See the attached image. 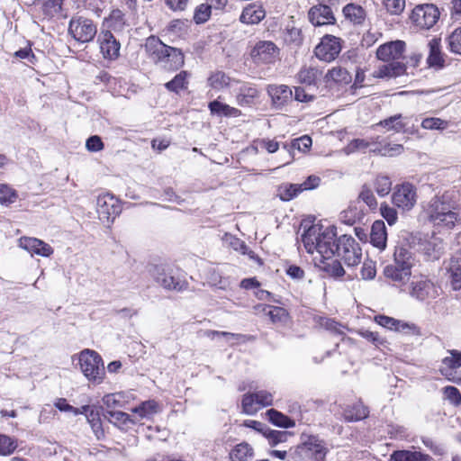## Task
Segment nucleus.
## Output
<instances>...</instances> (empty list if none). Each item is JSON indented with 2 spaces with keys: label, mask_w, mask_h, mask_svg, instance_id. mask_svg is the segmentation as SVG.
<instances>
[{
  "label": "nucleus",
  "mask_w": 461,
  "mask_h": 461,
  "mask_svg": "<svg viewBox=\"0 0 461 461\" xmlns=\"http://www.w3.org/2000/svg\"><path fill=\"white\" fill-rule=\"evenodd\" d=\"M337 236L334 226L324 227L312 224L302 235V242L307 253L318 252L321 256L318 267L330 276L341 277L345 270L340 261L334 258V238Z\"/></svg>",
  "instance_id": "f257e3e1"
},
{
  "label": "nucleus",
  "mask_w": 461,
  "mask_h": 461,
  "mask_svg": "<svg viewBox=\"0 0 461 461\" xmlns=\"http://www.w3.org/2000/svg\"><path fill=\"white\" fill-rule=\"evenodd\" d=\"M426 220L438 230H452L460 221L456 203L447 195L436 194L422 205Z\"/></svg>",
  "instance_id": "f03ea898"
},
{
  "label": "nucleus",
  "mask_w": 461,
  "mask_h": 461,
  "mask_svg": "<svg viewBox=\"0 0 461 461\" xmlns=\"http://www.w3.org/2000/svg\"><path fill=\"white\" fill-rule=\"evenodd\" d=\"M147 55L155 62L159 63L165 61L167 69L176 71L185 65V56L180 49L168 46L154 35L146 39L144 44Z\"/></svg>",
  "instance_id": "7ed1b4c3"
},
{
  "label": "nucleus",
  "mask_w": 461,
  "mask_h": 461,
  "mask_svg": "<svg viewBox=\"0 0 461 461\" xmlns=\"http://www.w3.org/2000/svg\"><path fill=\"white\" fill-rule=\"evenodd\" d=\"M328 449L318 436L308 435L297 446L290 448L289 461H325Z\"/></svg>",
  "instance_id": "20e7f679"
},
{
  "label": "nucleus",
  "mask_w": 461,
  "mask_h": 461,
  "mask_svg": "<svg viewBox=\"0 0 461 461\" xmlns=\"http://www.w3.org/2000/svg\"><path fill=\"white\" fill-rule=\"evenodd\" d=\"M78 362L81 372L89 382L95 384L103 382L105 369L104 361L97 352L91 349L82 350L78 356Z\"/></svg>",
  "instance_id": "39448f33"
},
{
  "label": "nucleus",
  "mask_w": 461,
  "mask_h": 461,
  "mask_svg": "<svg viewBox=\"0 0 461 461\" xmlns=\"http://www.w3.org/2000/svg\"><path fill=\"white\" fill-rule=\"evenodd\" d=\"M334 254H337L348 267H354L361 262L362 249L359 244L350 235H341L334 238Z\"/></svg>",
  "instance_id": "423d86ee"
},
{
  "label": "nucleus",
  "mask_w": 461,
  "mask_h": 461,
  "mask_svg": "<svg viewBox=\"0 0 461 461\" xmlns=\"http://www.w3.org/2000/svg\"><path fill=\"white\" fill-rule=\"evenodd\" d=\"M274 395L267 390L249 392L241 397V412L247 415H255L261 409L273 405Z\"/></svg>",
  "instance_id": "0eeeda50"
},
{
  "label": "nucleus",
  "mask_w": 461,
  "mask_h": 461,
  "mask_svg": "<svg viewBox=\"0 0 461 461\" xmlns=\"http://www.w3.org/2000/svg\"><path fill=\"white\" fill-rule=\"evenodd\" d=\"M391 200L392 203L399 210L409 212L417 203V187L410 182L398 184L393 190Z\"/></svg>",
  "instance_id": "6e6552de"
},
{
  "label": "nucleus",
  "mask_w": 461,
  "mask_h": 461,
  "mask_svg": "<svg viewBox=\"0 0 461 461\" xmlns=\"http://www.w3.org/2000/svg\"><path fill=\"white\" fill-rule=\"evenodd\" d=\"M234 84L237 86L234 98L239 106L253 107L259 103L261 89L257 84L240 79L235 80Z\"/></svg>",
  "instance_id": "1a4fd4ad"
},
{
  "label": "nucleus",
  "mask_w": 461,
  "mask_h": 461,
  "mask_svg": "<svg viewBox=\"0 0 461 461\" xmlns=\"http://www.w3.org/2000/svg\"><path fill=\"white\" fill-rule=\"evenodd\" d=\"M439 15V10L435 5L424 4L413 8L410 19L416 27L429 30L438 23Z\"/></svg>",
  "instance_id": "9d476101"
},
{
  "label": "nucleus",
  "mask_w": 461,
  "mask_h": 461,
  "mask_svg": "<svg viewBox=\"0 0 461 461\" xmlns=\"http://www.w3.org/2000/svg\"><path fill=\"white\" fill-rule=\"evenodd\" d=\"M250 57L257 65L274 64L280 59V49L271 41H259L251 50Z\"/></svg>",
  "instance_id": "9b49d317"
},
{
  "label": "nucleus",
  "mask_w": 461,
  "mask_h": 461,
  "mask_svg": "<svg viewBox=\"0 0 461 461\" xmlns=\"http://www.w3.org/2000/svg\"><path fill=\"white\" fill-rule=\"evenodd\" d=\"M342 49V40L331 34H326L314 49V54L320 60L331 62L337 59Z\"/></svg>",
  "instance_id": "f8f14e48"
},
{
  "label": "nucleus",
  "mask_w": 461,
  "mask_h": 461,
  "mask_svg": "<svg viewBox=\"0 0 461 461\" xmlns=\"http://www.w3.org/2000/svg\"><path fill=\"white\" fill-rule=\"evenodd\" d=\"M68 32L76 41L88 42L92 41L96 34V27L91 20L84 17H77L71 19Z\"/></svg>",
  "instance_id": "ddd939ff"
},
{
  "label": "nucleus",
  "mask_w": 461,
  "mask_h": 461,
  "mask_svg": "<svg viewBox=\"0 0 461 461\" xmlns=\"http://www.w3.org/2000/svg\"><path fill=\"white\" fill-rule=\"evenodd\" d=\"M379 138V136L372 138L370 141L364 139H355L352 140L351 144L357 149H366L371 145L378 144L372 151L381 156L392 157L400 154L403 150L402 144H392L389 142L381 143L378 142Z\"/></svg>",
  "instance_id": "4468645a"
},
{
  "label": "nucleus",
  "mask_w": 461,
  "mask_h": 461,
  "mask_svg": "<svg viewBox=\"0 0 461 461\" xmlns=\"http://www.w3.org/2000/svg\"><path fill=\"white\" fill-rule=\"evenodd\" d=\"M406 44L403 41L384 43L376 50V58L384 62H396L404 58Z\"/></svg>",
  "instance_id": "2eb2a0df"
},
{
  "label": "nucleus",
  "mask_w": 461,
  "mask_h": 461,
  "mask_svg": "<svg viewBox=\"0 0 461 461\" xmlns=\"http://www.w3.org/2000/svg\"><path fill=\"white\" fill-rule=\"evenodd\" d=\"M450 355V357H446L442 359L438 371L447 381L460 384L461 375L457 373L456 369L461 366V352L451 350Z\"/></svg>",
  "instance_id": "dca6fc26"
},
{
  "label": "nucleus",
  "mask_w": 461,
  "mask_h": 461,
  "mask_svg": "<svg viewBox=\"0 0 461 461\" xmlns=\"http://www.w3.org/2000/svg\"><path fill=\"white\" fill-rule=\"evenodd\" d=\"M113 19H105L101 32L98 36L100 51L103 57L108 60H113L115 56V38L110 30L113 24Z\"/></svg>",
  "instance_id": "f3484780"
},
{
  "label": "nucleus",
  "mask_w": 461,
  "mask_h": 461,
  "mask_svg": "<svg viewBox=\"0 0 461 461\" xmlns=\"http://www.w3.org/2000/svg\"><path fill=\"white\" fill-rule=\"evenodd\" d=\"M308 20L315 27L334 25L337 22L330 6L323 4L312 5L309 9Z\"/></svg>",
  "instance_id": "a211bd4d"
},
{
  "label": "nucleus",
  "mask_w": 461,
  "mask_h": 461,
  "mask_svg": "<svg viewBox=\"0 0 461 461\" xmlns=\"http://www.w3.org/2000/svg\"><path fill=\"white\" fill-rule=\"evenodd\" d=\"M97 213L99 220L110 227L115 220V199L113 194H106L97 198Z\"/></svg>",
  "instance_id": "6ab92c4d"
},
{
  "label": "nucleus",
  "mask_w": 461,
  "mask_h": 461,
  "mask_svg": "<svg viewBox=\"0 0 461 461\" xmlns=\"http://www.w3.org/2000/svg\"><path fill=\"white\" fill-rule=\"evenodd\" d=\"M19 247L28 251L32 256L50 257L54 250L50 245L41 240L32 237H21L18 240Z\"/></svg>",
  "instance_id": "aec40b11"
},
{
  "label": "nucleus",
  "mask_w": 461,
  "mask_h": 461,
  "mask_svg": "<svg viewBox=\"0 0 461 461\" xmlns=\"http://www.w3.org/2000/svg\"><path fill=\"white\" fill-rule=\"evenodd\" d=\"M266 17V10L258 3L247 5L241 11L240 22L247 25L258 24Z\"/></svg>",
  "instance_id": "412c9836"
},
{
  "label": "nucleus",
  "mask_w": 461,
  "mask_h": 461,
  "mask_svg": "<svg viewBox=\"0 0 461 461\" xmlns=\"http://www.w3.org/2000/svg\"><path fill=\"white\" fill-rule=\"evenodd\" d=\"M157 282L165 289L170 291L183 292L187 290L189 284L185 278L167 273L164 269L158 273Z\"/></svg>",
  "instance_id": "4be33fe9"
},
{
  "label": "nucleus",
  "mask_w": 461,
  "mask_h": 461,
  "mask_svg": "<svg viewBox=\"0 0 461 461\" xmlns=\"http://www.w3.org/2000/svg\"><path fill=\"white\" fill-rule=\"evenodd\" d=\"M257 308H262V312L275 325L285 326L291 321V315L287 309L269 304H258Z\"/></svg>",
  "instance_id": "5701e85b"
},
{
  "label": "nucleus",
  "mask_w": 461,
  "mask_h": 461,
  "mask_svg": "<svg viewBox=\"0 0 461 461\" xmlns=\"http://www.w3.org/2000/svg\"><path fill=\"white\" fill-rule=\"evenodd\" d=\"M345 20L354 26H362L367 18L366 9L358 4L348 3L342 8Z\"/></svg>",
  "instance_id": "b1692460"
},
{
  "label": "nucleus",
  "mask_w": 461,
  "mask_h": 461,
  "mask_svg": "<svg viewBox=\"0 0 461 461\" xmlns=\"http://www.w3.org/2000/svg\"><path fill=\"white\" fill-rule=\"evenodd\" d=\"M369 416V409L361 400L348 404L342 411L343 420L347 422H356L366 419Z\"/></svg>",
  "instance_id": "393cba45"
},
{
  "label": "nucleus",
  "mask_w": 461,
  "mask_h": 461,
  "mask_svg": "<svg viewBox=\"0 0 461 461\" xmlns=\"http://www.w3.org/2000/svg\"><path fill=\"white\" fill-rule=\"evenodd\" d=\"M383 274L386 279L398 285H402L409 281L411 271L407 267L392 263L384 268Z\"/></svg>",
  "instance_id": "a878e982"
},
{
  "label": "nucleus",
  "mask_w": 461,
  "mask_h": 461,
  "mask_svg": "<svg viewBox=\"0 0 461 461\" xmlns=\"http://www.w3.org/2000/svg\"><path fill=\"white\" fill-rule=\"evenodd\" d=\"M322 70L318 67L303 65L297 72V83L307 86H316L322 77Z\"/></svg>",
  "instance_id": "bb28decb"
},
{
  "label": "nucleus",
  "mask_w": 461,
  "mask_h": 461,
  "mask_svg": "<svg viewBox=\"0 0 461 461\" xmlns=\"http://www.w3.org/2000/svg\"><path fill=\"white\" fill-rule=\"evenodd\" d=\"M191 78V73L187 70L179 71L171 80L165 83V88L176 95L187 92L189 88V83Z\"/></svg>",
  "instance_id": "cd10ccee"
},
{
  "label": "nucleus",
  "mask_w": 461,
  "mask_h": 461,
  "mask_svg": "<svg viewBox=\"0 0 461 461\" xmlns=\"http://www.w3.org/2000/svg\"><path fill=\"white\" fill-rule=\"evenodd\" d=\"M274 105L282 107L291 101L293 96L292 89L286 85H272L267 88Z\"/></svg>",
  "instance_id": "c85d7f7f"
},
{
  "label": "nucleus",
  "mask_w": 461,
  "mask_h": 461,
  "mask_svg": "<svg viewBox=\"0 0 461 461\" xmlns=\"http://www.w3.org/2000/svg\"><path fill=\"white\" fill-rule=\"evenodd\" d=\"M370 243L380 251L384 250L387 242V231L383 221H374L370 231Z\"/></svg>",
  "instance_id": "c756f323"
},
{
  "label": "nucleus",
  "mask_w": 461,
  "mask_h": 461,
  "mask_svg": "<svg viewBox=\"0 0 461 461\" xmlns=\"http://www.w3.org/2000/svg\"><path fill=\"white\" fill-rule=\"evenodd\" d=\"M449 282L454 291L461 289V254L454 255L449 258L446 267Z\"/></svg>",
  "instance_id": "7c9ffc66"
},
{
  "label": "nucleus",
  "mask_w": 461,
  "mask_h": 461,
  "mask_svg": "<svg viewBox=\"0 0 461 461\" xmlns=\"http://www.w3.org/2000/svg\"><path fill=\"white\" fill-rule=\"evenodd\" d=\"M387 64L380 66L375 72L376 78L397 77L406 73V66L402 61L386 62Z\"/></svg>",
  "instance_id": "2f4dec72"
},
{
  "label": "nucleus",
  "mask_w": 461,
  "mask_h": 461,
  "mask_svg": "<svg viewBox=\"0 0 461 461\" xmlns=\"http://www.w3.org/2000/svg\"><path fill=\"white\" fill-rule=\"evenodd\" d=\"M208 109L212 115L224 116L228 118H237L242 115L240 109L230 106L228 104L221 103L218 99L208 104Z\"/></svg>",
  "instance_id": "473e14b6"
},
{
  "label": "nucleus",
  "mask_w": 461,
  "mask_h": 461,
  "mask_svg": "<svg viewBox=\"0 0 461 461\" xmlns=\"http://www.w3.org/2000/svg\"><path fill=\"white\" fill-rule=\"evenodd\" d=\"M432 457L424 452L411 449L394 450L389 461H431Z\"/></svg>",
  "instance_id": "72a5a7b5"
},
{
  "label": "nucleus",
  "mask_w": 461,
  "mask_h": 461,
  "mask_svg": "<svg viewBox=\"0 0 461 461\" xmlns=\"http://www.w3.org/2000/svg\"><path fill=\"white\" fill-rule=\"evenodd\" d=\"M325 80L327 84L333 83L337 86H348L352 81L351 74L344 68L334 67L329 69L325 75Z\"/></svg>",
  "instance_id": "f704fd0d"
},
{
  "label": "nucleus",
  "mask_w": 461,
  "mask_h": 461,
  "mask_svg": "<svg viewBox=\"0 0 461 461\" xmlns=\"http://www.w3.org/2000/svg\"><path fill=\"white\" fill-rule=\"evenodd\" d=\"M429 47L428 65L432 68H442L445 65V59L441 52L440 40L436 38L430 40Z\"/></svg>",
  "instance_id": "c9c22d12"
},
{
  "label": "nucleus",
  "mask_w": 461,
  "mask_h": 461,
  "mask_svg": "<svg viewBox=\"0 0 461 461\" xmlns=\"http://www.w3.org/2000/svg\"><path fill=\"white\" fill-rule=\"evenodd\" d=\"M285 45L291 49H298L303 44L304 36L301 28L286 26L283 32Z\"/></svg>",
  "instance_id": "e433bc0d"
},
{
  "label": "nucleus",
  "mask_w": 461,
  "mask_h": 461,
  "mask_svg": "<svg viewBox=\"0 0 461 461\" xmlns=\"http://www.w3.org/2000/svg\"><path fill=\"white\" fill-rule=\"evenodd\" d=\"M254 448L248 442L235 445L229 452L230 461H249L254 456Z\"/></svg>",
  "instance_id": "4c0bfd02"
},
{
  "label": "nucleus",
  "mask_w": 461,
  "mask_h": 461,
  "mask_svg": "<svg viewBox=\"0 0 461 461\" xmlns=\"http://www.w3.org/2000/svg\"><path fill=\"white\" fill-rule=\"evenodd\" d=\"M160 411V405L156 400L144 401L132 409V412L140 419H150Z\"/></svg>",
  "instance_id": "58836bf2"
},
{
  "label": "nucleus",
  "mask_w": 461,
  "mask_h": 461,
  "mask_svg": "<svg viewBox=\"0 0 461 461\" xmlns=\"http://www.w3.org/2000/svg\"><path fill=\"white\" fill-rule=\"evenodd\" d=\"M266 416L268 421L276 427L290 429L295 426V421L293 419L276 409L267 410Z\"/></svg>",
  "instance_id": "ea45409f"
},
{
  "label": "nucleus",
  "mask_w": 461,
  "mask_h": 461,
  "mask_svg": "<svg viewBox=\"0 0 461 461\" xmlns=\"http://www.w3.org/2000/svg\"><path fill=\"white\" fill-rule=\"evenodd\" d=\"M235 80L222 71H215L208 77V85L213 89L221 90L230 86Z\"/></svg>",
  "instance_id": "a19ab883"
},
{
  "label": "nucleus",
  "mask_w": 461,
  "mask_h": 461,
  "mask_svg": "<svg viewBox=\"0 0 461 461\" xmlns=\"http://www.w3.org/2000/svg\"><path fill=\"white\" fill-rule=\"evenodd\" d=\"M364 212L357 205H349L347 209L342 211L339 214V220L341 222L353 226L359 222L364 218Z\"/></svg>",
  "instance_id": "79ce46f5"
},
{
  "label": "nucleus",
  "mask_w": 461,
  "mask_h": 461,
  "mask_svg": "<svg viewBox=\"0 0 461 461\" xmlns=\"http://www.w3.org/2000/svg\"><path fill=\"white\" fill-rule=\"evenodd\" d=\"M392 180L386 175L379 174L373 182V187L380 197H384L392 191Z\"/></svg>",
  "instance_id": "37998d69"
},
{
  "label": "nucleus",
  "mask_w": 461,
  "mask_h": 461,
  "mask_svg": "<svg viewBox=\"0 0 461 461\" xmlns=\"http://www.w3.org/2000/svg\"><path fill=\"white\" fill-rule=\"evenodd\" d=\"M376 125L385 128L387 131L395 132L403 131L406 124L402 122V114H395L380 121Z\"/></svg>",
  "instance_id": "c03bdc74"
},
{
  "label": "nucleus",
  "mask_w": 461,
  "mask_h": 461,
  "mask_svg": "<svg viewBox=\"0 0 461 461\" xmlns=\"http://www.w3.org/2000/svg\"><path fill=\"white\" fill-rule=\"evenodd\" d=\"M393 263L407 267L411 271L412 257L411 251L404 247H397L394 250Z\"/></svg>",
  "instance_id": "a18cd8bd"
},
{
  "label": "nucleus",
  "mask_w": 461,
  "mask_h": 461,
  "mask_svg": "<svg viewBox=\"0 0 461 461\" xmlns=\"http://www.w3.org/2000/svg\"><path fill=\"white\" fill-rule=\"evenodd\" d=\"M303 192L300 184H285L278 188V196L282 201L288 202Z\"/></svg>",
  "instance_id": "49530a36"
},
{
  "label": "nucleus",
  "mask_w": 461,
  "mask_h": 461,
  "mask_svg": "<svg viewBox=\"0 0 461 461\" xmlns=\"http://www.w3.org/2000/svg\"><path fill=\"white\" fill-rule=\"evenodd\" d=\"M263 436L267 438L270 447H275L279 443L286 442L291 433L288 431L274 430L266 429Z\"/></svg>",
  "instance_id": "de8ad7c7"
},
{
  "label": "nucleus",
  "mask_w": 461,
  "mask_h": 461,
  "mask_svg": "<svg viewBox=\"0 0 461 461\" xmlns=\"http://www.w3.org/2000/svg\"><path fill=\"white\" fill-rule=\"evenodd\" d=\"M430 284L427 280H419L411 283V294L419 300H425L429 295Z\"/></svg>",
  "instance_id": "09e8293b"
},
{
  "label": "nucleus",
  "mask_w": 461,
  "mask_h": 461,
  "mask_svg": "<svg viewBox=\"0 0 461 461\" xmlns=\"http://www.w3.org/2000/svg\"><path fill=\"white\" fill-rule=\"evenodd\" d=\"M212 8L205 2L198 5L194 11L193 20L196 24H202L206 23L212 15Z\"/></svg>",
  "instance_id": "8fccbe9b"
},
{
  "label": "nucleus",
  "mask_w": 461,
  "mask_h": 461,
  "mask_svg": "<svg viewBox=\"0 0 461 461\" xmlns=\"http://www.w3.org/2000/svg\"><path fill=\"white\" fill-rule=\"evenodd\" d=\"M358 200L365 203L370 208V210L375 211L377 209V206H378L377 200H376L372 189L366 184L362 185L361 191L358 194Z\"/></svg>",
  "instance_id": "3c124183"
},
{
  "label": "nucleus",
  "mask_w": 461,
  "mask_h": 461,
  "mask_svg": "<svg viewBox=\"0 0 461 461\" xmlns=\"http://www.w3.org/2000/svg\"><path fill=\"white\" fill-rule=\"evenodd\" d=\"M103 415L111 423L115 416V393H109L103 398Z\"/></svg>",
  "instance_id": "603ef678"
},
{
  "label": "nucleus",
  "mask_w": 461,
  "mask_h": 461,
  "mask_svg": "<svg viewBox=\"0 0 461 461\" xmlns=\"http://www.w3.org/2000/svg\"><path fill=\"white\" fill-rule=\"evenodd\" d=\"M449 125V122L438 117H427L421 121V128L425 130H438L444 131Z\"/></svg>",
  "instance_id": "864d4df0"
},
{
  "label": "nucleus",
  "mask_w": 461,
  "mask_h": 461,
  "mask_svg": "<svg viewBox=\"0 0 461 461\" xmlns=\"http://www.w3.org/2000/svg\"><path fill=\"white\" fill-rule=\"evenodd\" d=\"M450 52L461 55V26L456 28L447 38Z\"/></svg>",
  "instance_id": "5fc2aeb1"
},
{
  "label": "nucleus",
  "mask_w": 461,
  "mask_h": 461,
  "mask_svg": "<svg viewBox=\"0 0 461 461\" xmlns=\"http://www.w3.org/2000/svg\"><path fill=\"white\" fill-rule=\"evenodd\" d=\"M17 447V441L14 438L0 433V456L11 455Z\"/></svg>",
  "instance_id": "6e6d98bb"
},
{
  "label": "nucleus",
  "mask_w": 461,
  "mask_h": 461,
  "mask_svg": "<svg viewBox=\"0 0 461 461\" xmlns=\"http://www.w3.org/2000/svg\"><path fill=\"white\" fill-rule=\"evenodd\" d=\"M17 193L14 189L5 184H0V203L10 204L15 202Z\"/></svg>",
  "instance_id": "4d7b16f0"
},
{
  "label": "nucleus",
  "mask_w": 461,
  "mask_h": 461,
  "mask_svg": "<svg viewBox=\"0 0 461 461\" xmlns=\"http://www.w3.org/2000/svg\"><path fill=\"white\" fill-rule=\"evenodd\" d=\"M312 139L308 135H303L300 138L294 139L292 140L289 145V150L297 149L302 152H307L312 147Z\"/></svg>",
  "instance_id": "13d9d810"
},
{
  "label": "nucleus",
  "mask_w": 461,
  "mask_h": 461,
  "mask_svg": "<svg viewBox=\"0 0 461 461\" xmlns=\"http://www.w3.org/2000/svg\"><path fill=\"white\" fill-rule=\"evenodd\" d=\"M88 423L90 424L94 433L95 436L100 438L101 436L104 435V430L102 429V422L99 417L98 411L92 410L88 415Z\"/></svg>",
  "instance_id": "bf43d9fd"
},
{
  "label": "nucleus",
  "mask_w": 461,
  "mask_h": 461,
  "mask_svg": "<svg viewBox=\"0 0 461 461\" xmlns=\"http://www.w3.org/2000/svg\"><path fill=\"white\" fill-rule=\"evenodd\" d=\"M383 5L391 14H400L405 7V0H383Z\"/></svg>",
  "instance_id": "052dcab7"
},
{
  "label": "nucleus",
  "mask_w": 461,
  "mask_h": 461,
  "mask_svg": "<svg viewBox=\"0 0 461 461\" xmlns=\"http://www.w3.org/2000/svg\"><path fill=\"white\" fill-rule=\"evenodd\" d=\"M380 212L389 225H393L397 221L398 216L396 210L386 203H381Z\"/></svg>",
  "instance_id": "680f3d73"
},
{
  "label": "nucleus",
  "mask_w": 461,
  "mask_h": 461,
  "mask_svg": "<svg viewBox=\"0 0 461 461\" xmlns=\"http://www.w3.org/2000/svg\"><path fill=\"white\" fill-rule=\"evenodd\" d=\"M376 276V266L375 262L371 259L364 261L361 267V276L364 280H372Z\"/></svg>",
  "instance_id": "e2e57ef3"
},
{
  "label": "nucleus",
  "mask_w": 461,
  "mask_h": 461,
  "mask_svg": "<svg viewBox=\"0 0 461 461\" xmlns=\"http://www.w3.org/2000/svg\"><path fill=\"white\" fill-rule=\"evenodd\" d=\"M375 321L378 325L394 331L396 326L399 325V320L383 314L375 316Z\"/></svg>",
  "instance_id": "0e129e2a"
},
{
  "label": "nucleus",
  "mask_w": 461,
  "mask_h": 461,
  "mask_svg": "<svg viewBox=\"0 0 461 461\" xmlns=\"http://www.w3.org/2000/svg\"><path fill=\"white\" fill-rule=\"evenodd\" d=\"M14 57L20 59H27L31 64H35L37 61L36 57L32 50V44L30 42L27 43L26 47L15 51L14 53Z\"/></svg>",
  "instance_id": "69168bd1"
},
{
  "label": "nucleus",
  "mask_w": 461,
  "mask_h": 461,
  "mask_svg": "<svg viewBox=\"0 0 461 461\" xmlns=\"http://www.w3.org/2000/svg\"><path fill=\"white\" fill-rule=\"evenodd\" d=\"M443 393L446 398L453 404L458 405L461 402V393L456 387L447 385L443 388Z\"/></svg>",
  "instance_id": "338daca9"
},
{
  "label": "nucleus",
  "mask_w": 461,
  "mask_h": 461,
  "mask_svg": "<svg viewBox=\"0 0 461 461\" xmlns=\"http://www.w3.org/2000/svg\"><path fill=\"white\" fill-rule=\"evenodd\" d=\"M86 149L90 152H98L104 149V142L98 135L90 136L86 141Z\"/></svg>",
  "instance_id": "774afa93"
}]
</instances>
